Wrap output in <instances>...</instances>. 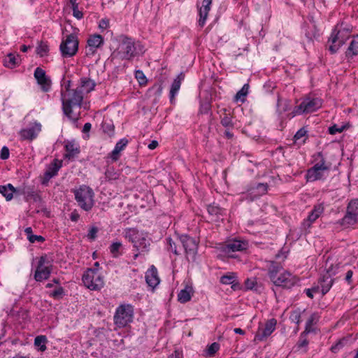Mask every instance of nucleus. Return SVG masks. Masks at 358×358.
<instances>
[{
	"instance_id": "2",
	"label": "nucleus",
	"mask_w": 358,
	"mask_h": 358,
	"mask_svg": "<svg viewBox=\"0 0 358 358\" xmlns=\"http://www.w3.org/2000/svg\"><path fill=\"white\" fill-rule=\"evenodd\" d=\"M61 96L64 114L71 120H77L76 117H72V108L74 106H81L83 100L82 91L79 90L78 87L76 90L67 88V90L62 91Z\"/></svg>"
},
{
	"instance_id": "31",
	"label": "nucleus",
	"mask_w": 358,
	"mask_h": 358,
	"mask_svg": "<svg viewBox=\"0 0 358 358\" xmlns=\"http://www.w3.org/2000/svg\"><path fill=\"white\" fill-rule=\"evenodd\" d=\"M180 243L182 246H197L199 245V238L191 237L187 234H182L179 237Z\"/></svg>"
},
{
	"instance_id": "61",
	"label": "nucleus",
	"mask_w": 358,
	"mask_h": 358,
	"mask_svg": "<svg viewBox=\"0 0 358 358\" xmlns=\"http://www.w3.org/2000/svg\"><path fill=\"white\" fill-rule=\"evenodd\" d=\"M343 130V127H338L336 124L329 128V133L330 134H336V133H341Z\"/></svg>"
},
{
	"instance_id": "27",
	"label": "nucleus",
	"mask_w": 358,
	"mask_h": 358,
	"mask_svg": "<svg viewBox=\"0 0 358 358\" xmlns=\"http://www.w3.org/2000/svg\"><path fill=\"white\" fill-rule=\"evenodd\" d=\"M0 193L6 199L7 201H10L13 197V193L17 194V187L15 188L11 184L0 185Z\"/></svg>"
},
{
	"instance_id": "9",
	"label": "nucleus",
	"mask_w": 358,
	"mask_h": 358,
	"mask_svg": "<svg viewBox=\"0 0 358 358\" xmlns=\"http://www.w3.org/2000/svg\"><path fill=\"white\" fill-rule=\"evenodd\" d=\"M78 39L76 34L68 35L60 44V51L62 57H70L76 54L78 50Z\"/></svg>"
},
{
	"instance_id": "18",
	"label": "nucleus",
	"mask_w": 358,
	"mask_h": 358,
	"mask_svg": "<svg viewBox=\"0 0 358 358\" xmlns=\"http://www.w3.org/2000/svg\"><path fill=\"white\" fill-rule=\"evenodd\" d=\"M34 77L44 92H48L51 86V80L46 76L45 71L37 67L34 71Z\"/></svg>"
},
{
	"instance_id": "22",
	"label": "nucleus",
	"mask_w": 358,
	"mask_h": 358,
	"mask_svg": "<svg viewBox=\"0 0 358 358\" xmlns=\"http://www.w3.org/2000/svg\"><path fill=\"white\" fill-rule=\"evenodd\" d=\"M213 0H203V6L199 9V25L203 27L206 23V20L208 17L209 10H210V5Z\"/></svg>"
},
{
	"instance_id": "20",
	"label": "nucleus",
	"mask_w": 358,
	"mask_h": 358,
	"mask_svg": "<svg viewBox=\"0 0 358 358\" xmlns=\"http://www.w3.org/2000/svg\"><path fill=\"white\" fill-rule=\"evenodd\" d=\"M17 194L24 195L27 201L32 200L37 203L42 201L41 196L38 192H35L33 188L27 186L17 187Z\"/></svg>"
},
{
	"instance_id": "23",
	"label": "nucleus",
	"mask_w": 358,
	"mask_h": 358,
	"mask_svg": "<svg viewBox=\"0 0 358 358\" xmlns=\"http://www.w3.org/2000/svg\"><path fill=\"white\" fill-rule=\"evenodd\" d=\"M222 114L220 115V124L225 128H234V123L232 121V115L229 110L222 108L221 110Z\"/></svg>"
},
{
	"instance_id": "35",
	"label": "nucleus",
	"mask_w": 358,
	"mask_h": 358,
	"mask_svg": "<svg viewBox=\"0 0 358 358\" xmlns=\"http://www.w3.org/2000/svg\"><path fill=\"white\" fill-rule=\"evenodd\" d=\"M224 256L230 258H236V256L234 254L236 251H243L246 248H220Z\"/></svg>"
},
{
	"instance_id": "17",
	"label": "nucleus",
	"mask_w": 358,
	"mask_h": 358,
	"mask_svg": "<svg viewBox=\"0 0 358 358\" xmlns=\"http://www.w3.org/2000/svg\"><path fill=\"white\" fill-rule=\"evenodd\" d=\"M62 166V161L55 159L48 166L44 173L42 184L48 182L52 177L55 176Z\"/></svg>"
},
{
	"instance_id": "33",
	"label": "nucleus",
	"mask_w": 358,
	"mask_h": 358,
	"mask_svg": "<svg viewBox=\"0 0 358 358\" xmlns=\"http://www.w3.org/2000/svg\"><path fill=\"white\" fill-rule=\"evenodd\" d=\"M19 55H14L9 53L7 55V58L4 61V65L6 67L13 69L19 64Z\"/></svg>"
},
{
	"instance_id": "4",
	"label": "nucleus",
	"mask_w": 358,
	"mask_h": 358,
	"mask_svg": "<svg viewBox=\"0 0 358 358\" xmlns=\"http://www.w3.org/2000/svg\"><path fill=\"white\" fill-rule=\"evenodd\" d=\"M134 308L130 304L120 305L114 314V324L118 328H123L133 321Z\"/></svg>"
},
{
	"instance_id": "3",
	"label": "nucleus",
	"mask_w": 358,
	"mask_h": 358,
	"mask_svg": "<svg viewBox=\"0 0 358 358\" xmlns=\"http://www.w3.org/2000/svg\"><path fill=\"white\" fill-rule=\"evenodd\" d=\"M73 192L75 199L78 206L85 211H90L94 206V193L92 188L87 185H81L77 189H73Z\"/></svg>"
},
{
	"instance_id": "25",
	"label": "nucleus",
	"mask_w": 358,
	"mask_h": 358,
	"mask_svg": "<svg viewBox=\"0 0 358 358\" xmlns=\"http://www.w3.org/2000/svg\"><path fill=\"white\" fill-rule=\"evenodd\" d=\"M193 293V288L191 286H185V287L183 289H181L178 294V301L182 303H187L191 300Z\"/></svg>"
},
{
	"instance_id": "55",
	"label": "nucleus",
	"mask_w": 358,
	"mask_h": 358,
	"mask_svg": "<svg viewBox=\"0 0 358 358\" xmlns=\"http://www.w3.org/2000/svg\"><path fill=\"white\" fill-rule=\"evenodd\" d=\"M64 294V289L62 287H57L55 290L52 292V293L50 294V296L53 297L54 299H59L62 297V296Z\"/></svg>"
},
{
	"instance_id": "39",
	"label": "nucleus",
	"mask_w": 358,
	"mask_h": 358,
	"mask_svg": "<svg viewBox=\"0 0 358 358\" xmlns=\"http://www.w3.org/2000/svg\"><path fill=\"white\" fill-rule=\"evenodd\" d=\"M308 334L305 332H302L299 336V341L297 342L296 347L297 350H300L303 348H306L308 345V341L306 338V335Z\"/></svg>"
},
{
	"instance_id": "60",
	"label": "nucleus",
	"mask_w": 358,
	"mask_h": 358,
	"mask_svg": "<svg viewBox=\"0 0 358 358\" xmlns=\"http://www.w3.org/2000/svg\"><path fill=\"white\" fill-rule=\"evenodd\" d=\"M9 157V150L6 146L1 148L0 158L1 159H7Z\"/></svg>"
},
{
	"instance_id": "58",
	"label": "nucleus",
	"mask_w": 358,
	"mask_h": 358,
	"mask_svg": "<svg viewBox=\"0 0 358 358\" xmlns=\"http://www.w3.org/2000/svg\"><path fill=\"white\" fill-rule=\"evenodd\" d=\"M290 320L295 322L296 324H299L301 322V315L299 312L294 311L290 315Z\"/></svg>"
},
{
	"instance_id": "48",
	"label": "nucleus",
	"mask_w": 358,
	"mask_h": 358,
	"mask_svg": "<svg viewBox=\"0 0 358 358\" xmlns=\"http://www.w3.org/2000/svg\"><path fill=\"white\" fill-rule=\"evenodd\" d=\"M235 280V275L231 273L229 275H224L221 277L220 282L224 285L233 284Z\"/></svg>"
},
{
	"instance_id": "36",
	"label": "nucleus",
	"mask_w": 358,
	"mask_h": 358,
	"mask_svg": "<svg viewBox=\"0 0 358 358\" xmlns=\"http://www.w3.org/2000/svg\"><path fill=\"white\" fill-rule=\"evenodd\" d=\"M180 80H173L170 90V101L171 103L174 101L175 96L180 90Z\"/></svg>"
},
{
	"instance_id": "14",
	"label": "nucleus",
	"mask_w": 358,
	"mask_h": 358,
	"mask_svg": "<svg viewBox=\"0 0 358 358\" xmlns=\"http://www.w3.org/2000/svg\"><path fill=\"white\" fill-rule=\"evenodd\" d=\"M329 172L328 171H322L320 166L314 165L307 170L305 177L307 182L324 180L327 178Z\"/></svg>"
},
{
	"instance_id": "32",
	"label": "nucleus",
	"mask_w": 358,
	"mask_h": 358,
	"mask_svg": "<svg viewBox=\"0 0 358 358\" xmlns=\"http://www.w3.org/2000/svg\"><path fill=\"white\" fill-rule=\"evenodd\" d=\"M101 128L103 133L106 134L109 137L114 135L115 126L110 120H105L102 122Z\"/></svg>"
},
{
	"instance_id": "15",
	"label": "nucleus",
	"mask_w": 358,
	"mask_h": 358,
	"mask_svg": "<svg viewBox=\"0 0 358 358\" xmlns=\"http://www.w3.org/2000/svg\"><path fill=\"white\" fill-rule=\"evenodd\" d=\"M324 210V208L322 203L315 205L307 219L304 220L302 222L303 228L305 230L310 228L311 224L322 215Z\"/></svg>"
},
{
	"instance_id": "62",
	"label": "nucleus",
	"mask_w": 358,
	"mask_h": 358,
	"mask_svg": "<svg viewBox=\"0 0 358 358\" xmlns=\"http://www.w3.org/2000/svg\"><path fill=\"white\" fill-rule=\"evenodd\" d=\"M320 289L319 287H313L312 289H305L306 295L310 298H313V293L318 292Z\"/></svg>"
},
{
	"instance_id": "11",
	"label": "nucleus",
	"mask_w": 358,
	"mask_h": 358,
	"mask_svg": "<svg viewBox=\"0 0 358 358\" xmlns=\"http://www.w3.org/2000/svg\"><path fill=\"white\" fill-rule=\"evenodd\" d=\"M50 265L48 262H46V257L41 256L38 260V265L35 271L34 279L38 282H41L48 279L50 277Z\"/></svg>"
},
{
	"instance_id": "63",
	"label": "nucleus",
	"mask_w": 358,
	"mask_h": 358,
	"mask_svg": "<svg viewBox=\"0 0 358 358\" xmlns=\"http://www.w3.org/2000/svg\"><path fill=\"white\" fill-rule=\"evenodd\" d=\"M120 156V151L114 148L112 152L110 154V157L113 162H116L119 159Z\"/></svg>"
},
{
	"instance_id": "50",
	"label": "nucleus",
	"mask_w": 358,
	"mask_h": 358,
	"mask_svg": "<svg viewBox=\"0 0 358 358\" xmlns=\"http://www.w3.org/2000/svg\"><path fill=\"white\" fill-rule=\"evenodd\" d=\"M99 232V228L97 227H92L87 234V237L90 241H94L96 238L97 233Z\"/></svg>"
},
{
	"instance_id": "28",
	"label": "nucleus",
	"mask_w": 358,
	"mask_h": 358,
	"mask_svg": "<svg viewBox=\"0 0 358 358\" xmlns=\"http://www.w3.org/2000/svg\"><path fill=\"white\" fill-rule=\"evenodd\" d=\"M245 287L248 290H253L257 292H261L263 289L262 285L257 282L256 278H247L245 281Z\"/></svg>"
},
{
	"instance_id": "26",
	"label": "nucleus",
	"mask_w": 358,
	"mask_h": 358,
	"mask_svg": "<svg viewBox=\"0 0 358 358\" xmlns=\"http://www.w3.org/2000/svg\"><path fill=\"white\" fill-rule=\"evenodd\" d=\"M96 84L94 80L89 78L83 77L80 80V91L85 92L86 93H90L92 90H94Z\"/></svg>"
},
{
	"instance_id": "41",
	"label": "nucleus",
	"mask_w": 358,
	"mask_h": 358,
	"mask_svg": "<svg viewBox=\"0 0 358 358\" xmlns=\"http://www.w3.org/2000/svg\"><path fill=\"white\" fill-rule=\"evenodd\" d=\"M47 341L45 336H38L35 338L34 345L40 347L41 351H44L46 349L45 343Z\"/></svg>"
},
{
	"instance_id": "8",
	"label": "nucleus",
	"mask_w": 358,
	"mask_h": 358,
	"mask_svg": "<svg viewBox=\"0 0 358 358\" xmlns=\"http://www.w3.org/2000/svg\"><path fill=\"white\" fill-rule=\"evenodd\" d=\"M350 31L349 29H343V31H337L336 29L333 30L329 39V42L331 43L329 48L331 54L336 53L345 44L346 40L350 38Z\"/></svg>"
},
{
	"instance_id": "40",
	"label": "nucleus",
	"mask_w": 358,
	"mask_h": 358,
	"mask_svg": "<svg viewBox=\"0 0 358 358\" xmlns=\"http://www.w3.org/2000/svg\"><path fill=\"white\" fill-rule=\"evenodd\" d=\"M211 110V103L209 101L205 100L200 103L199 114H207Z\"/></svg>"
},
{
	"instance_id": "24",
	"label": "nucleus",
	"mask_w": 358,
	"mask_h": 358,
	"mask_svg": "<svg viewBox=\"0 0 358 358\" xmlns=\"http://www.w3.org/2000/svg\"><path fill=\"white\" fill-rule=\"evenodd\" d=\"M64 148L66 151L64 158L68 159H73L80 151V148L76 146L75 143L72 141H68Z\"/></svg>"
},
{
	"instance_id": "19",
	"label": "nucleus",
	"mask_w": 358,
	"mask_h": 358,
	"mask_svg": "<svg viewBox=\"0 0 358 358\" xmlns=\"http://www.w3.org/2000/svg\"><path fill=\"white\" fill-rule=\"evenodd\" d=\"M276 324H277V321L275 319L273 318V319L268 320L262 329H261V328L259 329L257 336H256L257 338L259 340L262 341L264 338L269 336L273 333V331L275 330Z\"/></svg>"
},
{
	"instance_id": "42",
	"label": "nucleus",
	"mask_w": 358,
	"mask_h": 358,
	"mask_svg": "<svg viewBox=\"0 0 358 358\" xmlns=\"http://www.w3.org/2000/svg\"><path fill=\"white\" fill-rule=\"evenodd\" d=\"M347 211L358 215V199H352L349 202Z\"/></svg>"
},
{
	"instance_id": "59",
	"label": "nucleus",
	"mask_w": 358,
	"mask_h": 358,
	"mask_svg": "<svg viewBox=\"0 0 358 358\" xmlns=\"http://www.w3.org/2000/svg\"><path fill=\"white\" fill-rule=\"evenodd\" d=\"M344 341H339L335 345H332L331 348V350L334 353L338 352L343 347Z\"/></svg>"
},
{
	"instance_id": "30",
	"label": "nucleus",
	"mask_w": 358,
	"mask_h": 358,
	"mask_svg": "<svg viewBox=\"0 0 358 358\" xmlns=\"http://www.w3.org/2000/svg\"><path fill=\"white\" fill-rule=\"evenodd\" d=\"M248 244V242L244 239H242V238H241L239 237H236V236H231V237L228 238L224 242V243L222 244V246H230V247L242 246L243 245H245Z\"/></svg>"
},
{
	"instance_id": "1",
	"label": "nucleus",
	"mask_w": 358,
	"mask_h": 358,
	"mask_svg": "<svg viewBox=\"0 0 358 358\" xmlns=\"http://www.w3.org/2000/svg\"><path fill=\"white\" fill-rule=\"evenodd\" d=\"M289 252L288 248H281L275 255L276 261L270 260L268 262V275L271 282L276 286H281L285 288H290L294 286L297 279L292 273L283 270L280 264L287 257Z\"/></svg>"
},
{
	"instance_id": "6",
	"label": "nucleus",
	"mask_w": 358,
	"mask_h": 358,
	"mask_svg": "<svg viewBox=\"0 0 358 358\" xmlns=\"http://www.w3.org/2000/svg\"><path fill=\"white\" fill-rule=\"evenodd\" d=\"M83 282L86 287L91 290H97L103 287V278L96 269L89 268L83 275Z\"/></svg>"
},
{
	"instance_id": "34",
	"label": "nucleus",
	"mask_w": 358,
	"mask_h": 358,
	"mask_svg": "<svg viewBox=\"0 0 358 358\" xmlns=\"http://www.w3.org/2000/svg\"><path fill=\"white\" fill-rule=\"evenodd\" d=\"M317 320H318L317 315L316 313H313L309 317V318L308 319V320L306 322L305 330L303 331V332L309 334V333L313 331L314 329L313 328V326L317 322Z\"/></svg>"
},
{
	"instance_id": "21",
	"label": "nucleus",
	"mask_w": 358,
	"mask_h": 358,
	"mask_svg": "<svg viewBox=\"0 0 358 358\" xmlns=\"http://www.w3.org/2000/svg\"><path fill=\"white\" fill-rule=\"evenodd\" d=\"M145 280L148 285L152 288L159 283L157 270L154 265H152L145 273Z\"/></svg>"
},
{
	"instance_id": "12",
	"label": "nucleus",
	"mask_w": 358,
	"mask_h": 358,
	"mask_svg": "<svg viewBox=\"0 0 358 358\" xmlns=\"http://www.w3.org/2000/svg\"><path fill=\"white\" fill-rule=\"evenodd\" d=\"M120 48L123 53V58L131 59L136 55V46L134 40L127 36H120Z\"/></svg>"
},
{
	"instance_id": "47",
	"label": "nucleus",
	"mask_w": 358,
	"mask_h": 358,
	"mask_svg": "<svg viewBox=\"0 0 358 358\" xmlns=\"http://www.w3.org/2000/svg\"><path fill=\"white\" fill-rule=\"evenodd\" d=\"M220 349V344L215 342L213 343L208 348H207L206 352L207 355L210 357H213Z\"/></svg>"
},
{
	"instance_id": "54",
	"label": "nucleus",
	"mask_w": 358,
	"mask_h": 358,
	"mask_svg": "<svg viewBox=\"0 0 358 358\" xmlns=\"http://www.w3.org/2000/svg\"><path fill=\"white\" fill-rule=\"evenodd\" d=\"M268 187V186L267 183H259L256 187L259 195L265 194L267 192Z\"/></svg>"
},
{
	"instance_id": "43",
	"label": "nucleus",
	"mask_w": 358,
	"mask_h": 358,
	"mask_svg": "<svg viewBox=\"0 0 358 358\" xmlns=\"http://www.w3.org/2000/svg\"><path fill=\"white\" fill-rule=\"evenodd\" d=\"M357 220L352 219V217L345 215L341 220L338 221V223L343 227H349L350 225H353L357 223Z\"/></svg>"
},
{
	"instance_id": "5",
	"label": "nucleus",
	"mask_w": 358,
	"mask_h": 358,
	"mask_svg": "<svg viewBox=\"0 0 358 358\" xmlns=\"http://www.w3.org/2000/svg\"><path fill=\"white\" fill-rule=\"evenodd\" d=\"M322 102L320 99L311 98L310 96L306 97L299 106L294 108L290 115L293 117L296 115L315 112L322 107Z\"/></svg>"
},
{
	"instance_id": "29",
	"label": "nucleus",
	"mask_w": 358,
	"mask_h": 358,
	"mask_svg": "<svg viewBox=\"0 0 358 358\" xmlns=\"http://www.w3.org/2000/svg\"><path fill=\"white\" fill-rule=\"evenodd\" d=\"M358 54V34L353 36L352 41L345 52L347 57H352Z\"/></svg>"
},
{
	"instance_id": "56",
	"label": "nucleus",
	"mask_w": 358,
	"mask_h": 358,
	"mask_svg": "<svg viewBox=\"0 0 358 358\" xmlns=\"http://www.w3.org/2000/svg\"><path fill=\"white\" fill-rule=\"evenodd\" d=\"M128 143V140L126 138H122L115 145V148L119 151H122L126 147Z\"/></svg>"
},
{
	"instance_id": "52",
	"label": "nucleus",
	"mask_w": 358,
	"mask_h": 358,
	"mask_svg": "<svg viewBox=\"0 0 358 358\" xmlns=\"http://www.w3.org/2000/svg\"><path fill=\"white\" fill-rule=\"evenodd\" d=\"M135 76L141 85L146 83V82H147L146 77L142 71H140V70L136 71Z\"/></svg>"
},
{
	"instance_id": "13",
	"label": "nucleus",
	"mask_w": 358,
	"mask_h": 358,
	"mask_svg": "<svg viewBox=\"0 0 358 358\" xmlns=\"http://www.w3.org/2000/svg\"><path fill=\"white\" fill-rule=\"evenodd\" d=\"M340 264L330 266L327 270V273L320 280V284L322 289V293L323 295L326 294L331 287L334 280L331 276L336 275L338 270L340 268Z\"/></svg>"
},
{
	"instance_id": "10",
	"label": "nucleus",
	"mask_w": 358,
	"mask_h": 358,
	"mask_svg": "<svg viewBox=\"0 0 358 358\" xmlns=\"http://www.w3.org/2000/svg\"><path fill=\"white\" fill-rule=\"evenodd\" d=\"M42 125L41 123L34 122L29 124V127L20 131L19 135L21 141L29 142L36 139L41 131Z\"/></svg>"
},
{
	"instance_id": "7",
	"label": "nucleus",
	"mask_w": 358,
	"mask_h": 358,
	"mask_svg": "<svg viewBox=\"0 0 358 358\" xmlns=\"http://www.w3.org/2000/svg\"><path fill=\"white\" fill-rule=\"evenodd\" d=\"M124 236L134 246H150L151 244V238L148 234L139 231L136 228L125 229Z\"/></svg>"
},
{
	"instance_id": "44",
	"label": "nucleus",
	"mask_w": 358,
	"mask_h": 358,
	"mask_svg": "<svg viewBox=\"0 0 358 358\" xmlns=\"http://www.w3.org/2000/svg\"><path fill=\"white\" fill-rule=\"evenodd\" d=\"M184 253H185L186 257L189 261L190 259L194 261L197 253V248H186Z\"/></svg>"
},
{
	"instance_id": "38",
	"label": "nucleus",
	"mask_w": 358,
	"mask_h": 358,
	"mask_svg": "<svg viewBox=\"0 0 358 358\" xmlns=\"http://www.w3.org/2000/svg\"><path fill=\"white\" fill-rule=\"evenodd\" d=\"M49 51V47L47 43L41 41L36 48V53L41 57H44L48 54Z\"/></svg>"
},
{
	"instance_id": "57",
	"label": "nucleus",
	"mask_w": 358,
	"mask_h": 358,
	"mask_svg": "<svg viewBox=\"0 0 358 358\" xmlns=\"http://www.w3.org/2000/svg\"><path fill=\"white\" fill-rule=\"evenodd\" d=\"M28 239L30 241V243H34L36 241L43 243L45 241V238L43 236H40V235H33V234L30 235V236L29 237Z\"/></svg>"
},
{
	"instance_id": "53",
	"label": "nucleus",
	"mask_w": 358,
	"mask_h": 358,
	"mask_svg": "<svg viewBox=\"0 0 358 358\" xmlns=\"http://www.w3.org/2000/svg\"><path fill=\"white\" fill-rule=\"evenodd\" d=\"M73 15L77 19H81L83 17V13L79 10L78 3L72 4Z\"/></svg>"
},
{
	"instance_id": "45",
	"label": "nucleus",
	"mask_w": 358,
	"mask_h": 358,
	"mask_svg": "<svg viewBox=\"0 0 358 358\" xmlns=\"http://www.w3.org/2000/svg\"><path fill=\"white\" fill-rule=\"evenodd\" d=\"M308 131L305 127L301 128L299 130L294 136V139L295 141L301 139L302 137H306V138L303 141V143L306 142V140L308 138Z\"/></svg>"
},
{
	"instance_id": "64",
	"label": "nucleus",
	"mask_w": 358,
	"mask_h": 358,
	"mask_svg": "<svg viewBox=\"0 0 358 358\" xmlns=\"http://www.w3.org/2000/svg\"><path fill=\"white\" fill-rule=\"evenodd\" d=\"M171 248V252H173L176 256L184 253L185 249H186V248Z\"/></svg>"
},
{
	"instance_id": "46",
	"label": "nucleus",
	"mask_w": 358,
	"mask_h": 358,
	"mask_svg": "<svg viewBox=\"0 0 358 358\" xmlns=\"http://www.w3.org/2000/svg\"><path fill=\"white\" fill-rule=\"evenodd\" d=\"M207 210L211 215H222V209L217 206L209 205L208 206Z\"/></svg>"
},
{
	"instance_id": "37",
	"label": "nucleus",
	"mask_w": 358,
	"mask_h": 358,
	"mask_svg": "<svg viewBox=\"0 0 358 358\" xmlns=\"http://www.w3.org/2000/svg\"><path fill=\"white\" fill-rule=\"evenodd\" d=\"M248 90H249V85L245 84L243 86V87L235 95V97H234L235 101H237L238 100H241L242 102H243L245 101V97L248 94Z\"/></svg>"
},
{
	"instance_id": "51",
	"label": "nucleus",
	"mask_w": 358,
	"mask_h": 358,
	"mask_svg": "<svg viewBox=\"0 0 358 358\" xmlns=\"http://www.w3.org/2000/svg\"><path fill=\"white\" fill-rule=\"evenodd\" d=\"M106 177L108 180H115L118 178V173L114 171L113 168H109L106 171Z\"/></svg>"
},
{
	"instance_id": "16",
	"label": "nucleus",
	"mask_w": 358,
	"mask_h": 358,
	"mask_svg": "<svg viewBox=\"0 0 358 358\" xmlns=\"http://www.w3.org/2000/svg\"><path fill=\"white\" fill-rule=\"evenodd\" d=\"M104 43L103 38L100 34H93L87 39L88 50L87 55H94L97 48H101Z\"/></svg>"
},
{
	"instance_id": "49",
	"label": "nucleus",
	"mask_w": 358,
	"mask_h": 358,
	"mask_svg": "<svg viewBox=\"0 0 358 358\" xmlns=\"http://www.w3.org/2000/svg\"><path fill=\"white\" fill-rule=\"evenodd\" d=\"M315 166H320L322 171H330V163H327L325 158H322L315 164Z\"/></svg>"
}]
</instances>
